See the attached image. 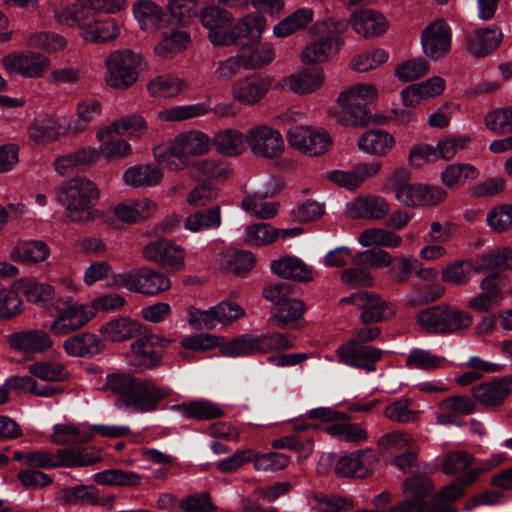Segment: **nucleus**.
Here are the masks:
<instances>
[{
    "label": "nucleus",
    "mask_w": 512,
    "mask_h": 512,
    "mask_svg": "<svg viewBox=\"0 0 512 512\" xmlns=\"http://www.w3.org/2000/svg\"><path fill=\"white\" fill-rule=\"evenodd\" d=\"M103 389L116 396L115 406L127 413L149 414L161 409L173 390L151 379H140L129 372L108 373Z\"/></svg>",
    "instance_id": "f257e3e1"
},
{
    "label": "nucleus",
    "mask_w": 512,
    "mask_h": 512,
    "mask_svg": "<svg viewBox=\"0 0 512 512\" xmlns=\"http://www.w3.org/2000/svg\"><path fill=\"white\" fill-rule=\"evenodd\" d=\"M126 6V0H120L112 11L93 9L89 6H56L53 19L61 26L77 28L79 36L86 42L105 43L116 39L120 28L115 20L102 18L101 14H114Z\"/></svg>",
    "instance_id": "f03ea898"
},
{
    "label": "nucleus",
    "mask_w": 512,
    "mask_h": 512,
    "mask_svg": "<svg viewBox=\"0 0 512 512\" xmlns=\"http://www.w3.org/2000/svg\"><path fill=\"white\" fill-rule=\"evenodd\" d=\"M211 148V138L200 130L179 133L167 146H157L153 154L158 163L171 170H182L192 157L206 154Z\"/></svg>",
    "instance_id": "7ed1b4c3"
},
{
    "label": "nucleus",
    "mask_w": 512,
    "mask_h": 512,
    "mask_svg": "<svg viewBox=\"0 0 512 512\" xmlns=\"http://www.w3.org/2000/svg\"><path fill=\"white\" fill-rule=\"evenodd\" d=\"M416 323L421 331L436 336H449L468 330L474 321L473 315L451 304H438L419 311Z\"/></svg>",
    "instance_id": "20e7f679"
},
{
    "label": "nucleus",
    "mask_w": 512,
    "mask_h": 512,
    "mask_svg": "<svg viewBox=\"0 0 512 512\" xmlns=\"http://www.w3.org/2000/svg\"><path fill=\"white\" fill-rule=\"evenodd\" d=\"M347 28L348 23L342 19L329 18L315 23L309 31L312 41L302 50L301 61L304 64L327 61L343 45L339 34L344 33Z\"/></svg>",
    "instance_id": "39448f33"
},
{
    "label": "nucleus",
    "mask_w": 512,
    "mask_h": 512,
    "mask_svg": "<svg viewBox=\"0 0 512 512\" xmlns=\"http://www.w3.org/2000/svg\"><path fill=\"white\" fill-rule=\"evenodd\" d=\"M378 96L377 88L368 83L356 84L342 91L337 98L331 117L341 126L361 127L367 120V105Z\"/></svg>",
    "instance_id": "423d86ee"
},
{
    "label": "nucleus",
    "mask_w": 512,
    "mask_h": 512,
    "mask_svg": "<svg viewBox=\"0 0 512 512\" xmlns=\"http://www.w3.org/2000/svg\"><path fill=\"white\" fill-rule=\"evenodd\" d=\"M66 217L74 223H88L95 218L93 206L99 198L97 186L87 178H73L62 188Z\"/></svg>",
    "instance_id": "0eeeda50"
},
{
    "label": "nucleus",
    "mask_w": 512,
    "mask_h": 512,
    "mask_svg": "<svg viewBox=\"0 0 512 512\" xmlns=\"http://www.w3.org/2000/svg\"><path fill=\"white\" fill-rule=\"evenodd\" d=\"M112 284L133 293L152 296L171 288L170 279L164 273L145 266L114 275Z\"/></svg>",
    "instance_id": "6e6552de"
},
{
    "label": "nucleus",
    "mask_w": 512,
    "mask_h": 512,
    "mask_svg": "<svg viewBox=\"0 0 512 512\" xmlns=\"http://www.w3.org/2000/svg\"><path fill=\"white\" fill-rule=\"evenodd\" d=\"M141 57L130 50H116L105 59V82L118 90H125L138 80Z\"/></svg>",
    "instance_id": "1a4fd4ad"
},
{
    "label": "nucleus",
    "mask_w": 512,
    "mask_h": 512,
    "mask_svg": "<svg viewBox=\"0 0 512 512\" xmlns=\"http://www.w3.org/2000/svg\"><path fill=\"white\" fill-rule=\"evenodd\" d=\"M56 316L49 330L56 336L68 335L85 326L93 318V308L70 297L58 298L54 302Z\"/></svg>",
    "instance_id": "9d476101"
},
{
    "label": "nucleus",
    "mask_w": 512,
    "mask_h": 512,
    "mask_svg": "<svg viewBox=\"0 0 512 512\" xmlns=\"http://www.w3.org/2000/svg\"><path fill=\"white\" fill-rule=\"evenodd\" d=\"M245 310L237 303L223 300L207 310L191 307L187 321L195 329L223 328L243 317Z\"/></svg>",
    "instance_id": "9b49d317"
},
{
    "label": "nucleus",
    "mask_w": 512,
    "mask_h": 512,
    "mask_svg": "<svg viewBox=\"0 0 512 512\" xmlns=\"http://www.w3.org/2000/svg\"><path fill=\"white\" fill-rule=\"evenodd\" d=\"M50 66L51 61L46 55L32 50L13 52L2 58V67L9 75L27 79L44 77Z\"/></svg>",
    "instance_id": "f8f14e48"
},
{
    "label": "nucleus",
    "mask_w": 512,
    "mask_h": 512,
    "mask_svg": "<svg viewBox=\"0 0 512 512\" xmlns=\"http://www.w3.org/2000/svg\"><path fill=\"white\" fill-rule=\"evenodd\" d=\"M198 18L207 30L208 38L213 45L229 44L234 16L228 8L218 3H210L199 10Z\"/></svg>",
    "instance_id": "ddd939ff"
},
{
    "label": "nucleus",
    "mask_w": 512,
    "mask_h": 512,
    "mask_svg": "<svg viewBox=\"0 0 512 512\" xmlns=\"http://www.w3.org/2000/svg\"><path fill=\"white\" fill-rule=\"evenodd\" d=\"M289 145L308 155L319 156L327 152L332 144V138L324 128L312 126H296L287 132Z\"/></svg>",
    "instance_id": "4468645a"
},
{
    "label": "nucleus",
    "mask_w": 512,
    "mask_h": 512,
    "mask_svg": "<svg viewBox=\"0 0 512 512\" xmlns=\"http://www.w3.org/2000/svg\"><path fill=\"white\" fill-rule=\"evenodd\" d=\"M341 304L350 303L362 309L360 320L365 323H376L390 319L396 312L392 303L382 300L377 294L369 291L353 293L340 300Z\"/></svg>",
    "instance_id": "2eb2a0df"
},
{
    "label": "nucleus",
    "mask_w": 512,
    "mask_h": 512,
    "mask_svg": "<svg viewBox=\"0 0 512 512\" xmlns=\"http://www.w3.org/2000/svg\"><path fill=\"white\" fill-rule=\"evenodd\" d=\"M452 29L443 19H436L424 27L420 36L423 54L437 61L451 49Z\"/></svg>",
    "instance_id": "dca6fc26"
},
{
    "label": "nucleus",
    "mask_w": 512,
    "mask_h": 512,
    "mask_svg": "<svg viewBox=\"0 0 512 512\" xmlns=\"http://www.w3.org/2000/svg\"><path fill=\"white\" fill-rule=\"evenodd\" d=\"M246 143L253 154L269 159L278 158L285 147L281 133L268 125L248 129Z\"/></svg>",
    "instance_id": "f3484780"
},
{
    "label": "nucleus",
    "mask_w": 512,
    "mask_h": 512,
    "mask_svg": "<svg viewBox=\"0 0 512 512\" xmlns=\"http://www.w3.org/2000/svg\"><path fill=\"white\" fill-rule=\"evenodd\" d=\"M434 485L426 477L412 476L403 483L405 498L391 507L390 512H424L428 506L427 497Z\"/></svg>",
    "instance_id": "a211bd4d"
},
{
    "label": "nucleus",
    "mask_w": 512,
    "mask_h": 512,
    "mask_svg": "<svg viewBox=\"0 0 512 512\" xmlns=\"http://www.w3.org/2000/svg\"><path fill=\"white\" fill-rule=\"evenodd\" d=\"M382 354L381 349L360 344L356 340H350L337 349L340 362L351 367L364 369L367 372L376 370L375 364L381 359Z\"/></svg>",
    "instance_id": "6ab92c4d"
},
{
    "label": "nucleus",
    "mask_w": 512,
    "mask_h": 512,
    "mask_svg": "<svg viewBox=\"0 0 512 512\" xmlns=\"http://www.w3.org/2000/svg\"><path fill=\"white\" fill-rule=\"evenodd\" d=\"M143 256L170 271H180L184 266L185 250L182 246L167 239H158L148 243L143 249Z\"/></svg>",
    "instance_id": "aec40b11"
},
{
    "label": "nucleus",
    "mask_w": 512,
    "mask_h": 512,
    "mask_svg": "<svg viewBox=\"0 0 512 512\" xmlns=\"http://www.w3.org/2000/svg\"><path fill=\"white\" fill-rule=\"evenodd\" d=\"M446 196L447 192L443 188L422 183H408L400 186L395 193V199L407 207L433 206L444 201Z\"/></svg>",
    "instance_id": "412c9836"
},
{
    "label": "nucleus",
    "mask_w": 512,
    "mask_h": 512,
    "mask_svg": "<svg viewBox=\"0 0 512 512\" xmlns=\"http://www.w3.org/2000/svg\"><path fill=\"white\" fill-rule=\"evenodd\" d=\"M378 457L372 450H356L339 458L336 473L343 477L363 478L374 471Z\"/></svg>",
    "instance_id": "4be33fe9"
},
{
    "label": "nucleus",
    "mask_w": 512,
    "mask_h": 512,
    "mask_svg": "<svg viewBox=\"0 0 512 512\" xmlns=\"http://www.w3.org/2000/svg\"><path fill=\"white\" fill-rule=\"evenodd\" d=\"M324 82V75L320 69H303L281 78L274 88L279 91L294 94H308L319 89Z\"/></svg>",
    "instance_id": "5701e85b"
},
{
    "label": "nucleus",
    "mask_w": 512,
    "mask_h": 512,
    "mask_svg": "<svg viewBox=\"0 0 512 512\" xmlns=\"http://www.w3.org/2000/svg\"><path fill=\"white\" fill-rule=\"evenodd\" d=\"M481 292L472 296L467 308L475 312H490L500 307L504 301V292L496 276H486L480 283Z\"/></svg>",
    "instance_id": "b1692460"
},
{
    "label": "nucleus",
    "mask_w": 512,
    "mask_h": 512,
    "mask_svg": "<svg viewBox=\"0 0 512 512\" xmlns=\"http://www.w3.org/2000/svg\"><path fill=\"white\" fill-rule=\"evenodd\" d=\"M9 345L23 353H45L53 346V340L42 329L14 332L8 336Z\"/></svg>",
    "instance_id": "393cba45"
},
{
    "label": "nucleus",
    "mask_w": 512,
    "mask_h": 512,
    "mask_svg": "<svg viewBox=\"0 0 512 512\" xmlns=\"http://www.w3.org/2000/svg\"><path fill=\"white\" fill-rule=\"evenodd\" d=\"M271 86V81L258 76H248L237 80L231 94L235 100L245 105H254L261 101Z\"/></svg>",
    "instance_id": "a878e982"
},
{
    "label": "nucleus",
    "mask_w": 512,
    "mask_h": 512,
    "mask_svg": "<svg viewBox=\"0 0 512 512\" xmlns=\"http://www.w3.org/2000/svg\"><path fill=\"white\" fill-rule=\"evenodd\" d=\"M157 210V204L149 198L126 200L117 204L113 216L123 224H133L151 217Z\"/></svg>",
    "instance_id": "bb28decb"
},
{
    "label": "nucleus",
    "mask_w": 512,
    "mask_h": 512,
    "mask_svg": "<svg viewBox=\"0 0 512 512\" xmlns=\"http://www.w3.org/2000/svg\"><path fill=\"white\" fill-rule=\"evenodd\" d=\"M502 41L503 33L499 28H479L467 37L465 50L473 57H484L497 49Z\"/></svg>",
    "instance_id": "cd10ccee"
},
{
    "label": "nucleus",
    "mask_w": 512,
    "mask_h": 512,
    "mask_svg": "<svg viewBox=\"0 0 512 512\" xmlns=\"http://www.w3.org/2000/svg\"><path fill=\"white\" fill-rule=\"evenodd\" d=\"M395 145L394 135L383 129H369L363 132L357 141L359 151L378 157L390 154Z\"/></svg>",
    "instance_id": "c85d7f7f"
},
{
    "label": "nucleus",
    "mask_w": 512,
    "mask_h": 512,
    "mask_svg": "<svg viewBox=\"0 0 512 512\" xmlns=\"http://www.w3.org/2000/svg\"><path fill=\"white\" fill-rule=\"evenodd\" d=\"M350 24L353 30L365 38H374L385 33L388 22L385 16L372 9H362L352 13Z\"/></svg>",
    "instance_id": "c756f323"
},
{
    "label": "nucleus",
    "mask_w": 512,
    "mask_h": 512,
    "mask_svg": "<svg viewBox=\"0 0 512 512\" xmlns=\"http://www.w3.org/2000/svg\"><path fill=\"white\" fill-rule=\"evenodd\" d=\"M445 88L446 81L440 76H433L403 89L401 99L405 107H414L423 100L441 95Z\"/></svg>",
    "instance_id": "7c9ffc66"
},
{
    "label": "nucleus",
    "mask_w": 512,
    "mask_h": 512,
    "mask_svg": "<svg viewBox=\"0 0 512 512\" xmlns=\"http://www.w3.org/2000/svg\"><path fill=\"white\" fill-rule=\"evenodd\" d=\"M512 393V375L474 386L472 395L480 404L493 407L503 403Z\"/></svg>",
    "instance_id": "2f4dec72"
},
{
    "label": "nucleus",
    "mask_w": 512,
    "mask_h": 512,
    "mask_svg": "<svg viewBox=\"0 0 512 512\" xmlns=\"http://www.w3.org/2000/svg\"><path fill=\"white\" fill-rule=\"evenodd\" d=\"M51 251L48 244L40 239H23L11 248L9 257L11 260L25 264H39L50 257Z\"/></svg>",
    "instance_id": "473e14b6"
},
{
    "label": "nucleus",
    "mask_w": 512,
    "mask_h": 512,
    "mask_svg": "<svg viewBox=\"0 0 512 512\" xmlns=\"http://www.w3.org/2000/svg\"><path fill=\"white\" fill-rule=\"evenodd\" d=\"M119 136L110 128V125L99 129L96 133L99 142V146L96 148L97 158L102 155L107 160H115L130 155L132 153L131 145Z\"/></svg>",
    "instance_id": "72a5a7b5"
},
{
    "label": "nucleus",
    "mask_w": 512,
    "mask_h": 512,
    "mask_svg": "<svg viewBox=\"0 0 512 512\" xmlns=\"http://www.w3.org/2000/svg\"><path fill=\"white\" fill-rule=\"evenodd\" d=\"M131 363L139 371L152 370L161 365L162 356L154 349L152 335H143L131 344Z\"/></svg>",
    "instance_id": "f704fd0d"
},
{
    "label": "nucleus",
    "mask_w": 512,
    "mask_h": 512,
    "mask_svg": "<svg viewBox=\"0 0 512 512\" xmlns=\"http://www.w3.org/2000/svg\"><path fill=\"white\" fill-rule=\"evenodd\" d=\"M348 209L353 218L381 220L389 214L390 206L383 197L367 195L356 198Z\"/></svg>",
    "instance_id": "c9c22d12"
},
{
    "label": "nucleus",
    "mask_w": 512,
    "mask_h": 512,
    "mask_svg": "<svg viewBox=\"0 0 512 512\" xmlns=\"http://www.w3.org/2000/svg\"><path fill=\"white\" fill-rule=\"evenodd\" d=\"M91 440V429L87 423H58L52 427L50 441L55 445H78Z\"/></svg>",
    "instance_id": "e433bc0d"
},
{
    "label": "nucleus",
    "mask_w": 512,
    "mask_h": 512,
    "mask_svg": "<svg viewBox=\"0 0 512 512\" xmlns=\"http://www.w3.org/2000/svg\"><path fill=\"white\" fill-rule=\"evenodd\" d=\"M162 178V171L151 164H135L127 168L122 175L124 185L132 189L157 186Z\"/></svg>",
    "instance_id": "4c0bfd02"
},
{
    "label": "nucleus",
    "mask_w": 512,
    "mask_h": 512,
    "mask_svg": "<svg viewBox=\"0 0 512 512\" xmlns=\"http://www.w3.org/2000/svg\"><path fill=\"white\" fill-rule=\"evenodd\" d=\"M479 175V170L473 164L454 162L443 168L440 179L446 188L459 189L475 181Z\"/></svg>",
    "instance_id": "58836bf2"
},
{
    "label": "nucleus",
    "mask_w": 512,
    "mask_h": 512,
    "mask_svg": "<svg viewBox=\"0 0 512 512\" xmlns=\"http://www.w3.org/2000/svg\"><path fill=\"white\" fill-rule=\"evenodd\" d=\"M132 13L141 30L156 32L164 19V10L152 0H137Z\"/></svg>",
    "instance_id": "ea45409f"
},
{
    "label": "nucleus",
    "mask_w": 512,
    "mask_h": 512,
    "mask_svg": "<svg viewBox=\"0 0 512 512\" xmlns=\"http://www.w3.org/2000/svg\"><path fill=\"white\" fill-rule=\"evenodd\" d=\"M305 311L306 306L301 299H292L277 307L270 321L281 329H298L302 326Z\"/></svg>",
    "instance_id": "a19ab883"
},
{
    "label": "nucleus",
    "mask_w": 512,
    "mask_h": 512,
    "mask_svg": "<svg viewBox=\"0 0 512 512\" xmlns=\"http://www.w3.org/2000/svg\"><path fill=\"white\" fill-rule=\"evenodd\" d=\"M171 409L184 418L198 420H212L224 415L223 409L218 404L207 399H197L176 404Z\"/></svg>",
    "instance_id": "79ce46f5"
},
{
    "label": "nucleus",
    "mask_w": 512,
    "mask_h": 512,
    "mask_svg": "<svg viewBox=\"0 0 512 512\" xmlns=\"http://www.w3.org/2000/svg\"><path fill=\"white\" fill-rule=\"evenodd\" d=\"M271 271L285 279L297 281H309L312 279V268L302 259L294 256H286L273 260L270 264Z\"/></svg>",
    "instance_id": "37998d69"
},
{
    "label": "nucleus",
    "mask_w": 512,
    "mask_h": 512,
    "mask_svg": "<svg viewBox=\"0 0 512 512\" xmlns=\"http://www.w3.org/2000/svg\"><path fill=\"white\" fill-rule=\"evenodd\" d=\"M265 29L264 17L255 14L247 13L240 17L237 21L234 20L230 30L229 44L234 43L239 38H246L249 41H258Z\"/></svg>",
    "instance_id": "c03bdc74"
},
{
    "label": "nucleus",
    "mask_w": 512,
    "mask_h": 512,
    "mask_svg": "<svg viewBox=\"0 0 512 512\" xmlns=\"http://www.w3.org/2000/svg\"><path fill=\"white\" fill-rule=\"evenodd\" d=\"M101 111V103L98 100L93 98L81 100L77 104L76 118L70 119L66 124L65 134L75 135L85 131Z\"/></svg>",
    "instance_id": "a18cd8bd"
},
{
    "label": "nucleus",
    "mask_w": 512,
    "mask_h": 512,
    "mask_svg": "<svg viewBox=\"0 0 512 512\" xmlns=\"http://www.w3.org/2000/svg\"><path fill=\"white\" fill-rule=\"evenodd\" d=\"M246 133L233 128L223 129L216 132L211 138V146L225 156H237L245 150Z\"/></svg>",
    "instance_id": "49530a36"
},
{
    "label": "nucleus",
    "mask_w": 512,
    "mask_h": 512,
    "mask_svg": "<svg viewBox=\"0 0 512 512\" xmlns=\"http://www.w3.org/2000/svg\"><path fill=\"white\" fill-rule=\"evenodd\" d=\"M65 352L72 357H93L103 349L102 341L93 333H82L63 342Z\"/></svg>",
    "instance_id": "de8ad7c7"
},
{
    "label": "nucleus",
    "mask_w": 512,
    "mask_h": 512,
    "mask_svg": "<svg viewBox=\"0 0 512 512\" xmlns=\"http://www.w3.org/2000/svg\"><path fill=\"white\" fill-rule=\"evenodd\" d=\"M328 435L352 444H360L368 439L366 429L359 423H353L345 419V414L342 413L340 418L325 428Z\"/></svg>",
    "instance_id": "09e8293b"
},
{
    "label": "nucleus",
    "mask_w": 512,
    "mask_h": 512,
    "mask_svg": "<svg viewBox=\"0 0 512 512\" xmlns=\"http://www.w3.org/2000/svg\"><path fill=\"white\" fill-rule=\"evenodd\" d=\"M101 461V456L92 448H63L55 454L56 467H86Z\"/></svg>",
    "instance_id": "8fccbe9b"
},
{
    "label": "nucleus",
    "mask_w": 512,
    "mask_h": 512,
    "mask_svg": "<svg viewBox=\"0 0 512 512\" xmlns=\"http://www.w3.org/2000/svg\"><path fill=\"white\" fill-rule=\"evenodd\" d=\"M142 325L128 317H119L104 323L100 332L102 335L114 342H121L131 339L140 334Z\"/></svg>",
    "instance_id": "3c124183"
},
{
    "label": "nucleus",
    "mask_w": 512,
    "mask_h": 512,
    "mask_svg": "<svg viewBox=\"0 0 512 512\" xmlns=\"http://www.w3.org/2000/svg\"><path fill=\"white\" fill-rule=\"evenodd\" d=\"M62 132L65 133V128L52 115L36 117L28 129L29 136L38 143L56 140Z\"/></svg>",
    "instance_id": "603ef678"
},
{
    "label": "nucleus",
    "mask_w": 512,
    "mask_h": 512,
    "mask_svg": "<svg viewBox=\"0 0 512 512\" xmlns=\"http://www.w3.org/2000/svg\"><path fill=\"white\" fill-rule=\"evenodd\" d=\"M357 240L362 247L380 246L391 249L400 247L403 242L400 234L380 227L363 230Z\"/></svg>",
    "instance_id": "864d4df0"
},
{
    "label": "nucleus",
    "mask_w": 512,
    "mask_h": 512,
    "mask_svg": "<svg viewBox=\"0 0 512 512\" xmlns=\"http://www.w3.org/2000/svg\"><path fill=\"white\" fill-rule=\"evenodd\" d=\"M184 87L183 80L172 74L158 75L147 84L149 94L159 100L176 97Z\"/></svg>",
    "instance_id": "5fc2aeb1"
},
{
    "label": "nucleus",
    "mask_w": 512,
    "mask_h": 512,
    "mask_svg": "<svg viewBox=\"0 0 512 512\" xmlns=\"http://www.w3.org/2000/svg\"><path fill=\"white\" fill-rule=\"evenodd\" d=\"M476 273H487L494 270L503 271L512 268V249L501 248L489 254L482 255L475 263H470Z\"/></svg>",
    "instance_id": "6e6d98bb"
},
{
    "label": "nucleus",
    "mask_w": 512,
    "mask_h": 512,
    "mask_svg": "<svg viewBox=\"0 0 512 512\" xmlns=\"http://www.w3.org/2000/svg\"><path fill=\"white\" fill-rule=\"evenodd\" d=\"M190 35L185 30H174L164 34L155 45V54L162 59H172L188 47Z\"/></svg>",
    "instance_id": "4d7b16f0"
},
{
    "label": "nucleus",
    "mask_w": 512,
    "mask_h": 512,
    "mask_svg": "<svg viewBox=\"0 0 512 512\" xmlns=\"http://www.w3.org/2000/svg\"><path fill=\"white\" fill-rule=\"evenodd\" d=\"M314 17L311 8L303 7L295 10L273 27V34L278 38L287 37L296 31L305 28Z\"/></svg>",
    "instance_id": "13d9d810"
},
{
    "label": "nucleus",
    "mask_w": 512,
    "mask_h": 512,
    "mask_svg": "<svg viewBox=\"0 0 512 512\" xmlns=\"http://www.w3.org/2000/svg\"><path fill=\"white\" fill-rule=\"evenodd\" d=\"M26 45L43 50L49 54L62 51L67 46V39L54 31H34L27 35Z\"/></svg>",
    "instance_id": "bf43d9fd"
},
{
    "label": "nucleus",
    "mask_w": 512,
    "mask_h": 512,
    "mask_svg": "<svg viewBox=\"0 0 512 512\" xmlns=\"http://www.w3.org/2000/svg\"><path fill=\"white\" fill-rule=\"evenodd\" d=\"M28 372L34 378L45 382H62L69 376L66 367L62 363L49 360H38L30 363Z\"/></svg>",
    "instance_id": "052dcab7"
},
{
    "label": "nucleus",
    "mask_w": 512,
    "mask_h": 512,
    "mask_svg": "<svg viewBox=\"0 0 512 512\" xmlns=\"http://www.w3.org/2000/svg\"><path fill=\"white\" fill-rule=\"evenodd\" d=\"M97 160V152L94 147H86L76 151L73 154L63 155L56 159L55 169L58 174L66 176L74 169L91 164Z\"/></svg>",
    "instance_id": "680f3d73"
},
{
    "label": "nucleus",
    "mask_w": 512,
    "mask_h": 512,
    "mask_svg": "<svg viewBox=\"0 0 512 512\" xmlns=\"http://www.w3.org/2000/svg\"><path fill=\"white\" fill-rule=\"evenodd\" d=\"M94 481L100 485L134 487L140 484L141 477L133 471L108 469L93 475Z\"/></svg>",
    "instance_id": "e2e57ef3"
},
{
    "label": "nucleus",
    "mask_w": 512,
    "mask_h": 512,
    "mask_svg": "<svg viewBox=\"0 0 512 512\" xmlns=\"http://www.w3.org/2000/svg\"><path fill=\"white\" fill-rule=\"evenodd\" d=\"M445 358L432 353L430 350L413 348L406 357L409 369L436 370L444 366Z\"/></svg>",
    "instance_id": "0e129e2a"
},
{
    "label": "nucleus",
    "mask_w": 512,
    "mask_h": 512,
    "mask_svg": "<svg viewBox=\"0 0 512 512\" xmlns=\"http://www.w3.org/2000/svg\"><path fill=\"white\" fill-rule=\"evenodd\" d=\"M210 105L207 102H201L190 105L170 107L160 110L157 115L161 121H181L205 115L209 112Z\"/></svg>",
    "instance_id": "69168bd1"
},
{
    "label": "nucleus",
    "mask_w": 512,
    "mask_h": 512,
    "mask_svg": "<svg viewBox=\"0 0 512 512\" xmlns=\"http://www.w3.org/2000/svg\"><path fill=\"white\" fill-rule=\"evenodd\" d=\"M199 0H168L170 20L176 24L185 26L198 17Z\"/></svg>",
    "instance_id": "338daca9"
},
{
    "label": "nucleus",
    "mask_w": 512,
    "mask_h": 512,
    "mask_svg": "<svg viewBox=\"0 0 512 512\" xmlns=\"http://www.w3.org/2000/svg\"><path fill=\"white\" fill-rule=\"evenodd\" d=\"M110 128L116 135L139 138L147 131V123L141 115H125L111 122Z\"/></svg>",
    "instance_id": "774afa93"
}]
</instances>
